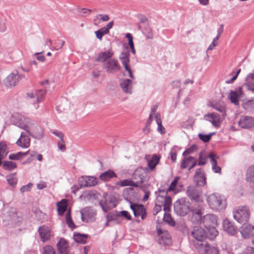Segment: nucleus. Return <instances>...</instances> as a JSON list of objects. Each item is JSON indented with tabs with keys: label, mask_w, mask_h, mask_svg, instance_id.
I'll use <instances>...</instances> for the list:
<instances>
[{
	"label": "nucleus",
	"mask_w": 254,
	"mask_h": 254,
	"mask_svg": "<svg viewBox=\"0 0 254 254\" xmlns=\"http://www.w3.org/2000/svg\"><path fill=\"white\" fill-rule=\"evenodd\" d=\"M223 30H224V25L221 24L220 25L219 27L218 28V29H217V36H216V40H219L222 33L223 32Z\"/></svg>",
	"instance_id": "56"
},
{
	"label": "nucleus",
	"mask_w": 254,
	"mask_h": 254,
	"mask_svg": "<svg viewBox=\"0 0 254 254\" xmlns=\"http://www.w3.org/2000/svg\"><path fill=\"white\" fill-rule=\"evenodd\" d=\"M15 162L11 161H4L2 163V167L7 171H11L16 168Z\"/></svg>",
	"instance_id": "37"
},
{
	"label": "nucleus",
	"mask_w": 254,
	"mask_h": 254,
	"mask_svg": "<svg viewBox=\"0 0 254 254\" xmlns=\"http://www.w3.org/2000/svg\"><path fill=\"white\" fill-rule=\"evenodd\" d=\"M208 157L210 159L212 171L215 173H221V169L217 164V159H219V157L211 152L208 155Z\"/></svg>",
	"instance_id": "26"
},
{
	"label": "nucleus",
	"mask_w": 254,
	"mask_h": 254,
	"mask_svg": "<svg viewBox=\"0 0 254 254\" xmlns=\"http://www.w3.org/2000/svg\"><path fill=\"white\" fill-rule=\"evenodd\" d=\"M194 179L197 182L198 186H204L206 184V178L202 169L200 168L196 170Z\"/></svg>",
	"instance_id": "23"
},
{
	"label": "nucleus",
	"mask_w": 254,
	"mask_h": 254,
	"mask_svg": "<svg viewBox=\"0 0 254 254\" xmlns=\"http://www.w3.org/2000/svg\"><path fill=\"white\" fill-rule=\"evenodd\" d=\"M126 37L128 39V44L129 47L134 45L132 36L130 33H127L126 35Z\"/></svg>",
	"instance_id": "58"
},
{
	"label": "nucleus",
	"mask_w": 254,
	"mask_h": 254,
	"mask_svg": "<svg viewBox=\"0 0 254 254\" xmlns=\"http://www.w3.org/2000/svg\"><path fill=\"white\" fill-rule=\"evenodd\" d=\"M195 248L201 254H219L218 250L213 247L209 246L207 243H195Z\"/></svg>",
	"instance_id": "9"
},
{
	"label": "nucleus",
	"mask_w": 254,
	"mask_h": 254,
	"mask_svg": "<svg viewBox=\"0 0 254 254\" xmlns=\"http://www.w3.org/2000/svg\"><path fill=\"white\" fill-rule=\"evenodd\" d=\"M16 218L17 214L14 212L5 214L3 216V222L5 225L12 224L16 222Z\"/></svg>",
	"instance_id": "30"
},
{
	"label": "nucleus",
	"mask_w": 254,
	"mask_h": 254,
	"mask_svg": "<svg viewBox=\"0 0 254 254\" xmlns=\"http://www.w3.org/2000/svg\"><path fill=\"white\" fill-rule=\"evenodd\" d=\"M106 219L108 221H113L114 223L117 224L120 223L122 222L120 214L119 212L117 211L108 213L106 216Z\"/></svg>",
	"instance_id": "31"
},
{
	"label": "nucleus",
	"mask_w": 254,
	"mask_h": 254,
	"mask_svg": "<svg viewBox=\"0 0 254 254\" xmlns=\"http://www.w3.org/2000/svg\"><path fill=\"white\" fill-rule=\"evenodd\" d=\"M117 185L122 187L126 186H132L136 187L138 186V183L133 182L130 179H126L118 182Z\"/></svg>",
	"instance_id": "38"
},
{
	"label": "nucleus",
	"mask_w": 254,
	"mask_h": 254,
	"mask_svg": "<svg viewBox=\"0 0 254 254\" xmlns=\"http://www.w3.org/2000/svg\"><path fill=\"white\" fill-rule=\"evenodd\" d=\"M81 218L83 222H93L96 219V212L90 207H86L80 210Z\"/></svg>",
	"instance_id": "7"
},
{
	"label": "nucleus",
	"mask_w": 254,
	"mask_h": 254,
	"mask_svg": "<svg viewBox=\"0 0 254 254\" xmlns=\"http://www.w3.org/2000/svg\"><path fill=\"white\" fill-rule=\"evenodd\" d=\"M246 179L248 181L254 182V165L248 168L247 172Z\"/></svg>",
	"instance_id": "44"
},
{
	"label": "nucleus",
	"mask_w": 254,
	"mask_h": 254,
	"mask_svg": "<svg viewBox=\"0 0 254 254\" xmlns=\"http://www.w3.org/2000/svg\"><path fill=\"white\" fill-rule=\"evenodd\" d=\"M159 192L165 193V195H158L155 201V204L163 206L164 210L167 212L170 209L172 203L171 198L170 196L166 195V191L159 190Z\"/></svg>",
	"instance_id": "8"
},
{
	"label": "nucleus",
	"mask_w": 254,
	"mask_h": 254,
	"mask_svg": "<svg viewBox=\"0 0 254 254\" xmlns=\"http://www.w3.org/2000/svg\"><path fill=\"white\" fill-rule=\"evenodd\" d=\"M65 221L68 226L71 229H73L75 228V226L71 218L70 212L69 210L66 212Z\"/></svg>",
	"instance_id": "45"
},
{
	"label": "nucleus",
	"mask_w": 254,
	"mask_h": 254,
	"mask_svg": "<svg viewBox=\"0 0 254 254\" xmlns=\"http://www.w3.org/2000/svg\"><path fill=\"white\" fill-rule=\"evenodd\" d=\"M58 147L62 151H64L65 149V147L64 144V141L63 138L60 139V140L59 141L58 143Z\"/></svg>",
	"instance_id": "59"
},
{
	"label": "nucleus",
	"mask_w": 254,
	"mask_h": 254,
	"mask_svg": "<svg viewBox=\"0 0 254 254\" xmlns=\"http://www.w3.org/2000/svg\"><path fill=\"white\" fill-rule=\"evenodd\" d=\"M114 22L113 21L110 22L108 23L106 26H104L99 30L104 35L107 34L109 33V30L111 29L113 26Z\"/></svg>",
	"instance_id": "47"
},
{
	"label": "nucleus",
	"mask_w": 254,
	"mask_h": 254,
	"mask_svg": "<svg viewBox=\"0 0 254 254\" xmlns=\"http://www.w3.org/2000/svg\"><path fill=\"white\" fill-rule=\"evenodd\" d=\"M163 220L164 222L167 223L168 224L171 226H174L175 225V223L174 221L173 220L171 215L167 213H165L164 214Z\"/></svg>",
	"instance_id": "50"
},
{
	"label": "nucleus",
	"mask_w": 254,
	"mask_h": 254,
	"mask_svg": "<svg viewBox=\"0 0 254 254\" xmlns=\"http://www.w3.org/2000/svg\"><path fill=\"white\" fill-rule=\"evenodd\" d=\"M119 213L120 214V217L121 216H123V217H125L126 219H127V220H130L131 219V216H130V215L129 214V213L127 211L123 210L120 212H119Z\"/></svg>",
	"instance_id": "55"
},
{
	"label": "nucleus",
	"mask_w": 254,
	"mask_h": 254,
	"mask_svg": "<svg viewBox=\"0 0 254 254\" xmlns=\"http://www.w3.org/2000/svg\"><path fill=\"white\" fill-rule=\"evenodd\" d=\"M223 228L224 231L230 235H235L238 232L237 228L234 223L227 218L223 220Z\"/></svg>",
	"instance_id": "15"
},
{
	"label": "nucleus",
	"mask_w": 254,
	"mask_h": 254,
	"mask_svg": "<svg viewBox=\"0 0 254 254\" xmlns=\"http://www.w3.org/2000/svg\"><path fill=\"white\" fill-rule=\"evenodd\" d=\"M29 152V151L28 150L25 152H18L16 153H11L9 155L8 158L10 160H19L26 156L28 154Z\"/></svg>",
	"instance_id": "36"
},
{
	"label": "nucleus",
	"mask_w": 254,
	"mask_h": 254,
	"mask_svg": "<svg viewBox=\"0 0 254 254\" xmlns=\"http://www.w3.org/2000/svg\"><path fill=\"white\" fill-rule=\"evenodd\" d=\"M170 155L171 160L173 161V162H175L177 159L176 152L171 150V151L170 152Z\"/></svg>",
	"instance_id": "62"
},
{
	"label": "nucleus",
	"mask_w": 254,
	"mask_h": 254,
	"mask_svg": "<svg viewBox=\"0 0 254 254\" xmlns=\"http://www.w3.org/2000/svg\"><path fill=\"white\" fill-rule=\"evenodd\" d=\"M113 55L114 53L111 49L101 52L98 54V56L96 59V61L104 62V63L107 60L111 59V58L113 56Z\"/></svg>",
	"instance_id": "27"
},
{
	"label": "nucleus",
	"mask_w": 254,
	"mask_h": 254,
	"mask_svg": "<svg viewBox=\"0 0 254 254\" xmlns=\"http://www.w3.org/2000/svg\"><path fill=\"white\" fill-rule=\"evenodd\" d=\"M204 119L210 122L213 126L216 127H219L220 126L221 120V118L217 113H212L204 116Z\"/></svg>",
	"instance_id": "19"
},
{
	"label": "nucleus",
	"mask_w": 254,
	"mask_h": 254,
	"mask_svg": "<svg viewBox=\"0 0 254 254\" xmlns=\"http://www.w3.org/2000/svg\"><path fill=\"white\" fill-rule=\"evenodd\" d=\"M244 254H254V249L251 247H247Z\"/></svg>",
	"instance_id": "63"
},
{
	"label": "nucleus",
	"mask_w": 254,
	"mask_h": 254,
	"mask_svg": "<svg viewBox=\"0 0 254 254\" xmlns=\"http://www.w3.org/2000/svg\"><path fill=\"white\" fill-rule=\"evenodd\" d=\"M218 40L216 39V37L213 40L212 43L209 46L207 51L212 50L213 48L218 45Z\"/></svg>",
	"instance_id": "57"
},
{
	"label": "nucleus",
	"mask_w": 254,
	"mask_h": 254,
	"mask_svg": "<svg viewBox=\"0 0 254 254\" xmlns=\"http://www.w3.org/2000/svg\"><path fill=\"white\" fill-rule=\"evenodd\" d=\"M192 237L198 242L196 243H203L207 235L205 230L201 227L195 226L191 232ZM195 243H194V244Z\"/></svg>",
	"instance_id": "12"
},
{
	"label": "nucleus",
	"mask_w": 254,
	"mask_h": 254,
	"mask_svg": "<svg viewBox=\"0 0 254 254\" xmlns=\"http://www.w3.org/2000/svg\"><path fill=\"white\" fill-rule=\"evenodd\" d=\"M23 77V75L18 74L17 72H12L5 79L4 81V84L7 87L15 86L19 80Z\"/></svg>",
	"instance_id": "11"
},
{
	"label": "nucleus",
	"mask_w": 254,
	"mask_h": 254,
	"mask_svg": "<svg viewBox=\"0 0 254 254\" xmlns=\"http://www.w3.org/2000/svg\"><path fill=\"white\" fill-rule=\"evenodd\" d=\"M103 67L108 73H115L120 69V65L117 60L110 59L103 64Z\"/></svg>",
	"instance_id": "10"
},
{
	"label": "nucleus",
	"mask_w": 254,
	"mask_h": 254,
	"mask_svg": "<svg viewBox=\"0 0 254 254\" xmlns=\"http://www.w3.org/2000/svg\"><path fill=\"white\" fill-rule=\"evenodd\" d=\"M196 159L192 157L185 158L181 162V168L184 169L188 167L189 170H190L196 166Z\"/></svg>",
	"instance_id": "24"
},
{
	"label": "nucleus",
	"mask_w": 254,
	"mask_h": 254,
	"mask_svg": "<svg viewBox=\"0 0 254 254\" xmlns=\"http://www.w3.org/2000/svg\"><path fill=\"white\" fill-rule=\"evenodd\" d=\"M202 222L205 228L216 226L217 225V219L213 214H206L202 219Z\"/></svg>",
	"instance_id": "18"
},
{
	"label": "nucleus",
	"mask_w": 254,
	"mask_h": 254,
	"mask_svg": "<svg viewBox=\"0 0 254 254\" xmlns=\"http://www.w3.org/2000/svg\"><path fill=\"white\" fill-rule=\"evenodd\" d=\"M250 210L246 205L239 206L236 207L233 212V218L239 223L247 222L250 219Z\"/></svg>",
	"instance_id": "2"
},
{
	"label": "nucleus",
	"mask_w": 254,
	"mask_h": 254,
	"mask_svg": "<svg viewBox=\"0 0 254 254\" xmlns=\"http://www.w3.org/2000/svg\"><path fill=\"white\" fill-rule=\"evenodd\" d=\"M67 201L65 199H63L57 203L58 211L59 215H63L67 207Z\"/></svg>",
	"instance_id": "35"
},
{
	"label": "nucleus",
	"mask_w": 254,
	"mask_h": 254,
	"mask_svg": "<svg viewBox=\"0 0 254 254\" xmlns=\"http://www.w3.org/2000/svg\"><path fill=\"white\" fill-rule=\"evenodd\" d=\"M117 177L116 173L112 170H108L101 173L99 176V178L103 181H108L113 178Z\"/></svg>",
	"instance_id": "32"
},
{
	"label": "nucleus",
	"mask_w": 254,
	"mask_h": 254,
	"mask_svg": "<svg viewBox=\"0 0 254 254\" xmlns=\"http://www.w3.org/2000/svg\"><path fill=\"white\" fill-rule=\"evenodd\" d=\"M68 244L65 240L61 238L57 244V248L60 254H68Z\"/></svg>",
	"instance_id": "29"
},
{
	"label": "nucleus",
	"mask_w": 254,
	"mask_h": 254,
	"mask_svg": "<svg viewBox=\"0 0 254 254\" xmlns=\"http://www.w3.org/2000/svg\"><path fill=\"white\" fill-rule=\"evenodd\" d=\"M129 56L130 53L129 51L126 50L121 53L119 58L125 69L124 75L129 76L132 79H134V75L132 73L131 68L129 66V63L130 62Z\"/></svg>",
	"instance_id": "5"
},
{
	"label": "nucleus",
	"mask_w": 254,
	"mask_h": 254,
	"mask_svg": "<svg viewBox=\"0 0 254 254\" xmlns=\"http://www.w3.org/2000/svg\"><path fill=\"white\" fill-rule=\"evenodd\" d=\"M95 34L96 36V37L99 40L101 41L104 34L100 31V30L99 29L98 30L95 31Z\"/></svg>",
	"instance_id": "64"
},
{
	"label": "nucleus",
	"mask_w": 254,
	"mask_h": 254,
	"mask_svg": "<svg viewBox=\"0 0 254 254\" xmlns=\"http://www.w3.org/2000/svg\"><path fill=\"white\" fill-rule=\"evenodd\" d=\"M240 231L244 238H249L254 234V226L252 224L244 223L240 227Z\"/></svg>",
	"instance_id": "16"
},
{
	"label": "nucleus",
	"mask_w": 254,
	"mask_h": 254,
	"mask_svg": "<svg viewBox=\"0 0 254 254\" xmlns=\"http://www.w3.org/2000/svg\"><path fill=\"white\" fill-rule=\"evenodd\" d=\"M242 94V89L239 88L235 91L231 90L228 98L231 100V102L237 105L239 103L238 99Z\"/></svg>",
	"instance_id": "28"
},
{
	"label": "nucleus",
	"mask_w": 254,
	"mask_h": 254,
	"mask_svg": "<svg viewBox=\"0 0 254 254\" xmlns=\"http://www.w3.org/2000/svg\"><path fill=\"white\" fill-rule=\"evenodd\" d=\"M41 53H35V55L36 56V59L37 60L41 62H44L45 61V57L41 55Z\"/></svg>",
	"instance_id": "61"
},
{
	"label": "nucleus",
	"mask_w": 254,
	"mask_h": 254,
	"mask_svg": "<svg viewBox=\"0 0 254 254\" xmlns=\"http://www.w3.org/2000/svg\"><path fill=\"white\" fill-rule=\"evenodd\" d=\"M192 221L194 223H199L201 221H202V213L200 209H193L191 210Z\"/></svg>",
	"instance_id": "34"
},
{
	"label": "nucleus",
	"mask_w": 254,
	"mask_h": 254,
	"mask_svg": "<svg viewBox=\"0 0 254 254\" xmlns=\"http://www.w3.org/2000/svg\"><path fill=\"white\" fill-rule=\"evenodd\" d=\"M186 192L190 199L197 202L202 201L201 197L202 191L197 185L189 186L187 188Z\"/></svg>",
	"instance_id": "6"
},
{
	"label": "nucleus",
	"mask_w": 254,
	"mask_h": 254,
	"mask_svg": "<svg viewBox=\"0 0 254 254\" xmlns=\"http://www.w3.org/2000/svg\"><path fill=\"white\" fill-rule=\"evenodd\" d=\"M43 254H55V251L51 246H46L43 248Z\"/></svg>",
	"instance_id": "51"
},
{
	"label": "nucleus",
	"mask_w": 254,
	"mask_h": 254,
	"mask_svg": "<svg viewBox=\"0 0 254 254\" xmlns=\"http://www.w3.org/2000/svg\"><path fill=\"white\" fill-rule=\"evenodd\" d=\"M215 132H211L209 134H203L202 133H199L198 136L200 140L204 142H208L212 135L214 134Z\"/></svg>",
	"instance_id": "49"
},
{
	"label": "nucleus",
	"mask_w": 254,
	"mask_h": 254,
	"mask_svg": "<svg viewBox=\"0 0 254 254\" xmlns=\"http://www.w3.org/2000/svg\"><path fill=\"white\" fill-rule=\"evenodd\" d=\"M11 124L25 130L29 136L40 139L43 138L42 128L32 119L20 113H14L10 117Z\"/></svg>",
	"instance_id": "1"
},
{
	"label": "nucleus",
	"mask_w": 254,
	"mask_h": 254,
	"mask_svg": "<svg viewBox=\"0 0 254 254\" xmlns=\"http://www.w3.org/2000/svg\"><path fill=\"white\" fill-rule=\"evenodd\" d=\"M30 141L29 136L22 132L19 138L16 142V144L23 149L27 148L30 146Z\"/></svg>",
	"instance_id": "17"
},
{
	"label": "nucleus",
	"mask_w": 254,
	"mask_h": 254,
	"mask_svg": "<svg viewBox=\"0 0 254 254\" xmlns=\"http://www.w3.org/2000/svg\"><path fill=\"white\" fill-rule=\"evenodd\" d=\"M130 208L133 212L135 217H141L142 219H144L147 217V213L144 206L141 204H131Z\"/></svg>",
	"instance_id": "13"
},
{
	"label": "nucleus",
	"mask_w": 254,
	"mask_h": 254,
	"mask_svg": "<svg viewBox=\"0 0 254 254\" xmlns=\"http://www.w3.org/2000/svg\"><path fill=\"white\" fill-rule=\"evenodd\" d=\"M174 211L180 216H185L190 210V203L185 198H181L174 204Z\"/></svg>",
	"instance_id": "4"
},
{
	"label": "nucleus",
	"mask_w": 254,
	"mask_h": 254,
	"mask_svg": "<svg viewBox=\"0 0 254 254\" xmlns=\"http://www.w3.org/2000/svg\"><path fill=\"white\" fill-rule=\"evenodd\" d=\"M100 20L106 22L109 20V17L107 14H97L95 16L93 20L94 24L96 26H98L100 23L99 21Z\"/></svg>",
	"instance_id": "39"
},
{
	"label": "nucleus",
	"mask_w": 254,
	"mask_h": 254,
	"mask_svg": "<svg viewBox=\"0 0 254 254\" xmlns=\"http://www.w3.org/2000/svg\"><path fill=\"white\" fill-rule=\"evenodd\" d=\"M207 202L210 207L214 210H221L226 206L223 197L217 193H212L207 196Z\"/></svg>",
	"instance_id": "3"
},
{
	"label": "nucleus",
	"mask_w": 254,
	"mask_h": 254,
	"mask_svg": "<svg viewBox=\"0 0 254 254\" xmlns=\"http://www.w3.org/2000/svg\"><path fill=\"white\" fill-rule=\"evenodd\" d=\"M38 232L41 240L45 242L50 239L51 232L49 227L46 226L40 227L38 229Z\"/></svg>",
	"instance_id": "25"
},
{
	"label": "nucleus",
	"mask_w": 254,
	"mask_h": 254,
	"mask_svg": "<svg viewBox=\"0 0 254 254\" xmlns=\"http://www.w3.org/2000/svg\"><path fill=\"white\" fill-rule=\"evenodd\" d=\"M215 226H212V227L205 228L208 233V237L210 239H214L218 234V232L216 230Z\"/></svg>",
	"instance_id": "41"
},
{
	"label": "nucleus",
	"mask_w": 254,
	"mask_h": 254,
	"mask_svg": "<svg viewBox=\"0 0 254 254\" xmlns=\"http://www.w3.org/2000/svg\"><path fill=\"white\" fill-rule=\"evenodd\" d=\"M207 162V158L205 156H203L202 153L199 154V160L198 162V165L202 166L206 164Z\"/></svg>",
	"instance_id": "53"
},
{
	"label": "nucleus",
	"mask_w": 254,
	"mask_h": 254,
	"mask_svg": "<svg viewBox=\"0 0 254 254\" xmlns=\"http://www.w3.org/2000/svg\"><path fill=\"white\" fill-rule=\"evenodd\" d=\"M32 186V184L31 183H29L27 185L23 186L20 188V191L22 193L29 191L31 190Z\"/></svg>",
	"instance_id": "54"
},
{
	"label": "nucleus",
	"mask_w": 254,
	"mask_h": 254,
	"mask_svg": "<svg viewBox=\"0 0 254 254\" xmlns=\"http://www.w3.org/2000/svg\"><path fill=\"white\" fill-rule=\"evenodd\" d=\"M131 79H123L120 82V86L123 91L127 94H131L133 87V83Z\"/></svg>",
	"instance_id": "21"
},
{
	"label": "nucleus",
	"mask_w": 254,
	"mask_h": 254,
	"mask_svg": "<svg viewBox=\"0 0 254 254\" xmlns=\"http://www.w3.org/2000/svg\"><path fill=\"white\" fill-rule=\"evenodd\" d=\"M179 179V177H176L174 178V180L171 183L169 187L166 190V193L168 191H174L175 190L176 187L178 183Z\"/></svg>",
	"instance_id": "48"
},
{
	"label": "nucleus",
	"mask_w": 254,
	"mask_h": 254,
	"mask_svg": "<svg viewBox=\"0 0 254 254\" xmlns=\"http://www.w3.org/2000/svg\"><path fill=\"white\" fill-rule=\"evenodd\" d=\"M243 107L246 110L254 107V98L250 100H245L243 101Z\"/></svg>",
	"instance_id": "46"
},
{
	"label": "nucleus",
	"mask_w": 254,
	"mask_h": 254,
	"mask_svg": "<svg viewBox=\"0 0 254 254\" xmlns=\"http://www.w3.org/2000/svg\"><path fill=\"white\" fill-rule=\"evenodd\" d=\"M8 151L7 146L5 142H0V158H4L7 154Z\"/></svg>",
	"instance_id": "43"
},
{
	"label": "nucleus",
	"mask_w": 254,
	"mask_h": 254,
	"mask_svg": "<svg viewBox=\"0 0 254 254\" xmlns=\"http://www.w3.org/2000/svg\"><path fill=\"white\" fill-rule=\"evenodd\" d=\"M158 125L157 130L158 131L161 133V134H163L165 132V128L162 125V122H159V123L157 124Z\"/></svg>",
	"instance_id": "60"
},
{
	"label": "nucleus",
	"mask_w": 254,
	"mask_h": 254,
	"mask_svg": "<svg viewBox=\"0 0 254 254\" xmlns=\"http://www.w3.org/2000/svg\"><path fill=\"white\" fill-rule=\"evenodd\" d=\"M46 91L43 89L38 90L35 92H30L27 94V96L30 99L36 98L37 103L41 102L43 101Z\"/></svg>",
	"instance_id": "22"
},
{
	"label": "nucleus",
	"mask_w": 254,
	"mask_h": 254,
	"mask_svg": "<svg viewBox=\"0 0 254 254\" xmlns=\"http://www.w3.org/2000/svg\"><path fill=\"white\" fill-rule=\"evenodd\" d=\"M211 107L222 113H225L226 112L225 108L223 106L219 105L217 104H212Z\"/></svg>",
	"instance_id": "52"
},
{
	"label": "nucleus",
	"mask_w": 254,
	"mask_h": 254,
	"mask_svg": "<svg viewBox=\"0 0 254 254\" xmlns=\"http://www.w3.org/2000/svg\"><path fill=\"white\" fill-rule=\"evenodd\" d=\"M239 125L243 128H248L254 126V118L250 116L242 117L239 122Z\"/></svg>",
	"instance_id": "20"
},
{
	"label": "nucleus",
	"mask_w": 254,
	"mask_h": 254,
	"mask_svg": "<svg viewBox=\"0 0 254 254\" xmlns=\"http://www.w3.org/2000/svg\"><path fill=\"white\" fill-rule=\"evenodd\" d=\"M87 236L86 235H82L79 233L74 234L73 239L74 241L77 243L84 244L86 243Z\"/></svg>",
	"instance_id": "40"
},
{
	"label": "nucleus",
	"mask_w": 254,
	"mask_h": 254,
	"mask_svg": "<svg viewBox=\"0 0 254 254\" xmlns=\"http://www.w3.org/2000/svg\"><path fill=\"white\" fill-rule=\"evenodd\" d=\"M147 159L148 166L151 170H153L159 163L160 158L157 155L154 154L150 157H148Z\"/></svg>",
	"instance_id": "33"
},
{
	"label": "nucleus",
	"mask_w": 254,
	"mask_h": 254,
	"mask_svg": "<svg viewBox=\"0 0 254 254\" xmlns=\"http://www.w3.org/2000/svg\"><path fill=\"white\" fill-rule=\"evenodd\" d=\"M6 180L8 184L12 187H14L17 183V179L15 174H11L7 176Z\"/></svg>",
	"instance_id": "42"
},
{
	"label": "nucleus",
	"mask_w": 254,
	"mask_h": 254,
	"mask_svg": "<svg viewBox=\"0 0 254 254\" xmlns=\"http://www.w3.org/2000/svg\"><path fill=\"white\" fill-rule=\"evenodd\" d=\"M97 184V179L92 176H82L79 179V184L81 187H93Z\"/></svg>",
	"instance_id": "14"
}]
</instances>
